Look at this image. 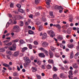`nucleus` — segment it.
Here are the masks:
<instances>
[{
  "mask_svg": "<svg viewBox=\"0 0 79 79\" xmlns=\"http://www.w3.org/2000/svg\"><path fill=\"white\" fill-rule=\"evenodd\" d=\"M48 62V63H51V64H53L54 63V61H53V60L49 59Z\"/></svg>",
  "mask_w": 79,
  "mask_h": 79,
  "instance_id": "nucleus-14",
  "label": "nucleus"
},
{
  "mask_svg": "<svg viewBox=\"0 0 79 79\" xmlns=\"http://www.w3.org/2000/svg\"><path fill=\"white\" fill-rule=\"evenodd\" d=\"M58 39L59 40H61L63 39V38L61 36H59L58 37Z\"/></svg>",
  "mask_w": 79,
  "mask_h": 79,
  "instance_id": "nucleus-38",
  "label": "nucleus"
},
{
  "mask_svg": "<svg viewBox=\"0 0 79 79\" xmlns=\"http://www.w3.org/2000/svg\"><path fill=\"white\" fill-rule=\"evenodd\" d=\"M62 27L63 29H65V28H66V25H64L62 26Z\"/></svg>",
  "mask_w": 79,
  "mask_h": 79,
  "instance_id": "nucleus-63",
  "label": "nucleus"
},
{
  "mask_svg": "<svg viewBox=\"0 0 79 79\" xmlns=\"http://www.w3.org/2000/svg\"><path fill=\"white\" fill-rule=\"evenodd\" d=\"M11 45H12V43L11 42H10L9 43H8L7 44H6V45L7 46H10Z\"/></svg>",
  "mask_w": 79,
  "mask_h": 79,
  "instance_id": "nucleus-35",
  "label": "nucleus"
},
{
  "mask_svg": "<svg viewBox=\"0 0 79 79\" xmlns=\"http://www.w3.org/2000/svg\"><path fill=\"white\" fill-rule=\"evenodd\" d=\"M47 33H44L43 35L42 39L43 40L47 38Z\"/></svg>",
  "mask_w": 79,
  "mask_h": 79,
  "instance_id": "nucleus-9",
  "label": "nucleus"
},
{
  "mask_svg": "<svg viewBox=\"0 0 79 79\" xmlns=\"http://www.w3.org/2000/svg\"><path fill=\"white\" fill-rule=\"evenodd\" d=\"M74 57V54H73V52H72L71 53L70 55V59H72Z\"/></svg>",
  "mask_w": 79,
  "mask_h": 79,
  "instance_id": "nucleus-18",
  "label": "nucleus"
},
{
  "mask_svg": "<svg viewBox=\"0 0 79 79\" xmlns=\"http://www.w3.org/2000/svg\"><path fill=\"white\" fill-rule=\"evenodd\" d=\"M12 19H13V20L14 21V22H13V24H16V23H17V22H16V21L15 20H16V18L12 17Z\"/></svg>",
  "mask_w": 79,
  "mask_h": 79,
  "instance_id": "nucleus-15",
  "label": "nucleus"
},
{
  "mask_svg": "<svg viewBox=\"0 0 79 79\" xmlns=\"http://www.w3.org/2000/svg\"><path fill=\"white\" fill-rule=\"evenodd\" d=\"M48 44L47 43V42H44L42 44V46L43 47H47L48 46Z\"/></svg>",
  "mask_w": 79,
  "mask_h": 79,
  "instance_id": "nucleus-4",
  "label": "nucleus"
},
{
  "mask_svg": "<svg viewBox=\"0 0 79 79\" xmlns=\"http://www.w3.org/2000/svg\"><path fill=\"white\" fill-rule=\"evenodd\" d=\"M28 63H25L24 64V67H27V66H28Z\"/></svg>",
  "mask_w": 79,
  "mask_h": 79,
  "instance_id": "nucleus-40",
  "label": "nucleus"
},
{
  "mask_svg": "<svg viewBox=\"0 0 79 79\" xmlns=\"http://www.w3.org/2000/svg\"><path fill=\"white\" fill-rule=\"evenodd\" d=\"M6 53L7 54V55H12V53L11 51H6Z\"/></svg>",
  "mask_w": 79,
  "mask_h": 79,
  "instance_id": "nucleus-19",
  "label": "nucleus"
},
{
  "mask_svg": "<svg viewBox=\"0 0 79 79\" xmlns=\"http://www.w3.org/2000/svg\"><path fill=\"white\" fill-rule=\"evenodd\" d=\"M24 26V22L22 21H21L20 26Z\"/></svg>",
  "mask_w": 79,
  "mask_h": 79,
  "instance_id": "nucleus-36",
  "label": "nucleus"
},
{
  "mask_svg": "<svg viewBox=\"0 0 79 79\" xmlns=\"http://www.w3.org/2000/svg\"><path fill=\"white\" fill-rule=\"evenodd\" d=\"M78 72V70L77 69L75 70L74 71V73L76 74Z\"/></svg>",
  "mask_w": 79,
  "mask_h": 79,
  "instance_id": "nucleus-58",
  "label": "nucleus"
},
{
  "mask_svg": "<svg viewBox=\"0 0 79 79\" xmlns=\"http://www.w3.org/2000/svg\"><path fill=\"white\" fill-rule=\"evenodd\" d=\"M60 69H62V70H63V71H64V68L62 67V66H61L60 67Z\"/></svg>",
  "mask_w": 79,
  "mask_h": 79,
  "instance_id": "nucleus-55",
  "label": "nucleus"
},
{
  "mask_svg": "<svg viewBox=\"0 0 79 79\" xmlns=\"http://www.w3.org/2000/svg\"><path fill=\"white\" fill-rule=\"evenodd\" d=\"M18 74L17 73L15 72L13 73V75L15 77H16V76H18Z\"/></svg>",
  "mask_w": 79,
  "mask_h": 79,
  "instance_id": "nucleus-31",
  "label": "nucleus"
},
{
  "mask_svg": "<svg viewBox=\"0 0 79 79\" xmlns=\"http://www.w3.org/2000/svg\"><path fill=\"white\" fill-rule=\"evenodd\" d=\"M69 74L70 76H73V70H70L69 72Z\"/></svg>",
  "mask_w": 79,
  "mask_h": 79,
  "instance_id": "nucleus-24",
  "label": "nucleus"
},
{
  "mask_svg": "<svg viewBox=\"0 0 79 79\" xmlns=\"http://www.w3.org/2000/svg\"><path fill=\"white\" fill-rule=\"evenodd\" d=\"M28 33L29 34H33L34 33L31 30H29L28 31Z\"/></svg>",
  "mask_w": 79,
  "mask_h": 79,
  "instance_id": "nucleus-32",
  "label": "nucleus"
},
{
  "mask_svg": "<svg viewBox=\"0 0 79 79\" xmlns=\"http://www.w3.org/2000/svg\"><path fill=\"white\" fill-rule=\"evenodd\" d=\"M3 66H5V67H10V65L9 64H7L6 63H4L3 64Z\"/></svg>",
  "mask_w": 79,
  "mask_h": 79,
  "instance_id": "nucleus-28",
  "label": "nucleus"
},
{
  "mask_svg": "<svg viewBox=\"0 0 79 79\" xmlns=\"http://www.w3.org/2000/svg\"><path fill=\"white\" fill-rule=\"evenodd\" d=\"M68 47L69 48H72L74 47V45L72 44H70L68 45Z\"/></svg>",
  "mask_w": 79,
  "mask_h": 79,
  "instance_id": "nucleus-25",
  "label": "nucleus"
},
{
  "mask_svg": "<svg viewBox=\"0 0 79 79\" xmlns=\"http://www.w3.org/2000/svg\"><path fill=\"white\" fill-rule=\"evenodd\" d=\"M36 77L37 79H41V76L38 75H36Z\"/></svg>",
  "mask_w": 79,
  "mask_h": 79,
  "instance_id": "nucleus-34",
  "label": "nucleus"
},
{
  "mask_svg": "<svg viewBox=\"0 0 79 79\" xmlns=\"http://www.w3.org/2000/svg\"><path fill=\"white\" fill-rule=\"evenodd\" d=\"M29 48L30 49H32V45L31 44L29 45Z\"/></svg>",
  "mask_w": 79,
  "mask_h": 79,
  "instance_id": "nucleus-64",
  "label": "nucleus"
},
{
  "mask_svg": "<svg viewBox=\"0 0 79 79\" xmlns=\"http://www.w3.org/2000/svg\"><path fill=\"white\" fill-rule=\"evenodd\" d=\"M11 23H13V21L11 19H10V20H9V22L7 23L6 26V28H7V27L9 26V25H10V24H11Z\"/></svg>",
  "mask_w": 79,
  "mask_h": 79,
  "instance_id": "nucleus-3",
  "label": "nucleus"
},
{
  "mask_svg": "<svg viewBox=\"0 0 79 79\" xmlns=\"http://www.w3.org/2000/svg\"><path fill=\"white\" fill-rule=\"evenodd\" d=\"M52 70L54 71H58V69H57V68H56V67H55L54 66L53 67Z\"/></svg>",
  "mask_w": 79,
  "mask_h": 79,
  "instance_id": "nucleus-23",
  "label": "nucleus"
},
{
  "mask_svg": "<svg viewBox=\"0 0 79 79\" xmlns=\"http://www.w3.org/2000/svg\"><path fill=\"white\" fill-rule=\"evenodd\" d=\"M60 9H61L62 10H63V7L61 6H58V10H60Z\"/></svg>",
  "mask_w": 79,
  "mask_h": 79,
  "instance_id": "nucleus-41",
  "label": "nucleus"
},
{
  "mask_svg": "<svg viewBox=\"0 0 79 79\" xmlns=\"http://www.w3.org/2000/svg\"><path fill=\"white\" fill-rule=\"evenodd\" d=\"M31 70L33 73L36 72L37 70V68L34 67H32L31 68Z\"/></svg>",
  "mask_w": 79,
  "mask_h": 79,
  "instance_id": "nucleus-11",
  "label": "nucleus"
},
{
  "mask_svg": "<svg viewBox=\"0 0 79 79\" xmlns=\"http://www.w3.org/2000/svg\"><path fill=\"white\" fill-rule=\"evenodd\" d=\"M36 16H39L40 15V14L39 12H37L35 14Z\"/></svg>",
  "mask_w": 79,
  "mask_h": 79,
  "instance_id": "nucleus-54",
  "label": "nucleus"
},
{
  "mask_svg": "<svg viewBox=\"0 0 79 79\" xmlns=\"http://www.w3.org/2000/svg\"><path fill=\"white\" fill-rule=\"evenodd\" d=\"M19 54V52L18 51L15 52L13 54L14 56H17Z\"/></svg>",
  "mask_w": 79,
  "mask_h": 79,
  "instance_id": "nucleus-6",
  "label": "nucleus"
},
{
  "mask_svg": "<svg viewBox=\"0 0 79 79\" xmlns=\"http://www.w3.org/2000/svg\"><path fill=\"white\" fill-rule=\"evenodd\" d=\"M41 61H39L38 62H37V64H41Z\"/></svg>",
  "mask_w": 79,
  "mask_h": 79,
  "instance_id": "nucleus-53",
  "label": "nucleus"
},
{
  "mask_svg": "<svg viewBox=\"0 0 79 79\" xmlns=\"http://www.w3.org/2000/svg\"><path fill=\"white\" fill-rule=\"evenodd\" d=\"M24 40H20V44H23V43H24Z\"/></svg>",
  "mask_w": 79,
  "mask_h": 79,
  "instance_id": "nucleus-45",
  "label": "nucleus"
},
{
  "mask_svg": "<svg viewBox=\"0 0 79 79\" xmlns=\"http://www.w3.org/2000/svg\"><path fill=\"white\" fill-rule=\"evenodd\" d=\"M73 68H75L76 69H77L79 68V66L77 64H74L73 65Z\"/></svg>",
  "mask_w": 79,
  "mask_h": 79,
  "instance_id": "nucleus-10",
  "label": "nucleus"
},
{
  "mask_svg": "<svg viewBox=\"0 0 79 79\" xmlns=\"http://www.w3.org/2000/svg\"><path fill=\"white\" fill-rule=\"evenodd\" d=\"M79 55V52H77L75 55V56H77Z\"/></svg>",
  "mask_w": 79,
  "mask_h": 79,
  "instance_id": "nucleus-56",
  "label": "nucleus"
},
{
  "mask_svg": "<svg viewBox=\"0 0 79 79\" xmlns=\"http://www.w3.org/2000/svg\"><path fill=\"white\" fill-rule=\"evenodd\" d=\"M39 50H41V51H43V52L45 50V49H44V48H40Z\"/></svg>",
  "mask_w": 79,
  "mask_h": 79,
  "instance_id": "nucleus-44",
  "label": "nucleus"
},
{
  "mask_svg": "<svg viewBox=\"0 0 79 79\" xmlns=\"http://www.w3.org/2000/svg\"><path fill=\"white\" fill-rule=\"evenodd\" d=\"M23 59L24 60L25 62L26 63H30L31 62V61L30 59H29V57H24Z\"/></svg>",
  "mask_w": 79,
  "mask_h": 79,
  "instance_id": "nucleus-2",
  "label": "nucleus"
},
{
  "mask_svg": "<svg viewBox=\"0 0 79 79\" xmlns=\"http://www.w3.org/2000/svg\"><path fill=\"white\" fill-rule=\"evenodd\" d=\"M40 0H35V4H38V3H39L40 2Z\"/></svg>",
  "mask_w": 79,
  "mask_h": 79,
  "instance_id": "nucleus-33",
  "label": "nucleus"
},
{
  "mask_svg": "<svg viewBox=\"0 0 79 79\" xmlns=\"http://www.w3.org/2000/svg\"><path fill=\"white\" fill-rule=\"evenodd\" d=\"M13 29L15 30H16V29H19V26L18 25L15 26L13 28Z\"/></svg>",
  "mask_w": 79,
  "mask_h": 79,
  "instance_id": "nucleus-16",
  "label": "nucleus"
},
{
  "mask_svg": "<svg viewBox=\"0 0 79 79\" xmlns=\"http://www.w3.org/2000/svg\"><path fill=\"white\" fill-rule=\"evenodd\" d=\"M16 6H17V7L18 8H20V4H18L16 5Z\"/></svg>",
  "mask_w": 79,
  "mask_h": 79,
  "instance_id": "nucleus-62",
  "label": "nucleus"
},
{
  "mask_svg": "<svg viewBox=\"0 0 79 79\" xmlns=\"http://www.w3.org/2000/svg\"><path fill=\"white\" fill-rule=\"evenodd\" d=\"M9 48L10 50H13V48L12 47H9Z\"/></svg>",
  "mask_w": 79,
  "mask_h": 79,
  "instance_id": "nucleus-47",
  "label": "nucleus"
},
{
  "mask_svg": "<svg viewBox=\"0 0 79 79\" xmlns=\"http://www.w3.org/2000/svg\"><path fill=\"white\" fill-rule=\"evenodd\" d=\"M43 52L45 54V55L47 56H48V51L46 50H44V51Z\"/></svg>",
  "mask_w": 79,
  "mask_h": 79,
  "instance_id": "nucleus-29",
  "label": "nucleus"
},
{
  "mask_svg": "<svg viewBox=\"0 0 79 79\" xmlns=\"http://www.w3.org/2000/svg\"><path fill=\"white\" fill-rule=\"evenodd\" d=\"M19 41V40L18 39H16L15 40H13L12 41V42H18V41Z\"/></svg>",
  "mask_w": 79,
  "mask_h": 79,
  "instance_id": "nucleus-42",
  "label": "nucleus"
},
{
  "mask_svg": "<svg viewBox=\"0 0 79 79\" xmlns=\"http://www.w3.org/2000/svg\"><path fill=\"white\" fill-rule=\"evenodd\" d=\"M56 27L59 29H60L61 28L60 25L58 24H56Z\"/></svg>",
  "mask_w": 79,
  "mask_h": 79,
  "instance_id": "nucleus-30",
  "label": "nucleus"
},
{
  "mask_svg": "<svg viewBox=\"0 0 79 79\" xmlns=\"http://www.w3.org/2000/svg\"><path fill=\"white\" fill-rule=\"evenodd\" d=\"M42 20L43 21H44V22H46V21H47L46 20V18H42Z\"/></svg>",
  "mask_w": 79,
  "mask_h": 79,
  "instance_id": "nucleus-46",
  "label": "nucleus"
},
{
  "mask_svg": "<svg viewBox=\"0 0 79 79\" xmlns=\"http://www.w3.org/2000/svg\"><path fill=\"white\" fill-rule=\"evenodd\" d=\"M12 47L13 48V51L16 50V44L14 43L12 45Z\"/></svg>",
  "mask_w": 79,
  "mask_h": 79,
  "instance_id": "nucleus-13",
  "label": "nucleus"
},
{
  "mask_svg": "<svg viewBox=\"0 0 79 79\" xmlns=\"http://www.w3.org/2000/svg\"><path fill=\"white\" fill-rule=\"evenodd\" d=\"M10 7L11 8H13V7L14 6V4H13V3H11L10 5Z\"/></svg>",
  "mask_w": 79,
  "mask_h": 79,
  "instance_id": "nucleus-49",
  "label": "nucleus"
},
{
  "mask_svg": "<svg viewBox=\"0 0 79 79\" xmlns=\"http://www.w3.org/2000/svg\"><path fill=\"white\" fill-rule=\"evenodd\" d=\"M58 6H55L54 8L56 10H58Z\"/></svg>",
  "mask_w": 79,
  "mask_h": 79,
  "instance_id": "nucleus-57",
  "label": "nucleus"
},
{
  "mask_svg": "<svg viewBox=\"0 0 79 79\" xmlns=\"http://www.w3.org/2000/svg\"><path fill=\"white\" fill-rule=\"evenodd\" d=\"M34 43L35 44V45H38V43L36 41H34Z\"/></svg>",
  "mask_w": 79,
  "mask_h": 79,
  "instance_id": "nucleus-59",
  "label": "nucleus"
},
{
  "mask_svg": "<svg viewBox=\"0 0 79 79\" xmlns=\"http://www.w3.org/2000/svg\"><path fill=\"white\" fill-rule=\"evenodd\" d=\"M51 49L52 51H53V52H55V50L56 49V48H54V47L51 46Z\"/></svg>",
  "mask_w": 79,
  "mask_h": 79,
  "instance_id": "nucleus-21",
  "label": "nucleus"
},
{
  "mask_svg": "<svg viewBox=\"0 0 79 79\" xmlns=\"http://www.w3.org/2000/svg\"><path fill=\"white\" fill-rule=\"evenodd\" d=\"M42 69H45V66H44V65H42Z\"/></svg>",
  "mask_w": 79,
  "mask_h": 79,
  "instance_id": "nucleus-60",
  "label": "nucleus"
},
{
  "mask_svg": "<svg viewBox=\"0 0 79 79\" xmlns=\"http://www.w3.org/2000/svg\"><path fill=\"white\" fill-rule=\"evenodd\" d=\"M5 52V49L3 48H1L0 49V52Z\"/></svg>",
  "mask_w": 79,
  "mask_h": 79,
  "instance_id": "nucleus-37",
  "label": "nucleus"
},
{
  "mask_svg": "<svg viewBox=\"0 0 79 79\" xmlns=\"http://www.w3.org/2000/svg\"><path fill=\"white\" fill-rule=\"evenodd\" d=\"M49 55L50 56V58H52L53 57V54L52 52L49 51Z\"/></svg>",
  "mask_w": 79,
  "mask_h": 79,
  "instance_id": "nucleus-8",
  "label": "nucleus"
},
{
  "mask_svg": "<svg viewBox=\"0 0 79 79\" xmlns=\"http://www.w3.org/2000/svg\"><path fill=\"white\" fill-rule=\"evenodd\" d=\"M29 42H30L31 43V42H32V41H33V40L31 38V39H29Z\"/></svg>",
  "mask_w": 79,
  "mask_h": 79,
  "instance_id": "nucleus-48",
  "label": "nucleus"
},
{
  "mask_svg": "<svg viewBox=\"0 0 79 79\" xmlns=\"http://www.w3.org/2000/svg\"><path fill=\"white\" fill-rule=\"evenodd\" d=\"M60 77L61 78H63L64 79L66 78V76L63 73H61L60 74Z\"/></svg>",
  "mask_w": 79,
  "mask_h": 79,
  "instance_id": "nucleus-7",
  "label": "nucleus"
},
{
  "mask_svg": "<svg viewBox=\"0 0 79 79\" xmlns=\"http://www.w3.org/2000/svg\"><path fill=\"white\" fill-rule=\"evenodd\" d=\"M55 56L57 58H59V57H60V56H59V55L57 54H55Z\"/></svg>",
  "mask_w": 79,
  "mask_h": 79,
  "instance_id": "nucleus-50",
  "label": "nucleus"
},
{
  "mask_svg": "<svg viewBox=\"0 0 79 79\" xmlns=\"http://www.w3.org/2000/svg\"><path fill=\"white\" fill-rule=\"evenodd\" d=\"M42 26H40L39 27L38 31H42Z\"/></svg>",
  "mask_w": 79,
  "mask_h": 79,
  "instance_id": "nucleus-26",
  "label": "nucleus"
},
{
  "mask_svg": "<svg viewBox=\"0 0 79 79\" xmlns=\"http://www.w3.org/2000/svg\"><path fill=\"white\" fill-rule=\"evenodd\" d=\"M37 9L38 10H41V9H42V7L40 6L37 7Z\"/></svg>",
  "mask_w": 79,
  "mask_h": 79,
  "instance_id": "nucleus-52",
  "label": "nucleus"
},
{
  "mask_svg": "<svg viewBox=\"0 0 79 79\" xmlns=\"http://www.w3.org/2000/svg\"><path fill=\"white\" fill-rule=\"evenodd\" d=\"M46 68L48 69H51L52 67V66L50 64H48L47 66H46Z\"/></svg>",
  "mask_w": 79,
  "mask_h": 79,
  "instance_id": "nucleus-20",
  "label": "nucleus"
},
{
  "mask_svg": "<svg viewBox=\"0 0 79 79\" xmlns=\"http://www.w3.org/2000/svg\"><path fill=\"white\" fill-rule=\"evenodd\" d=\"M50 16H52V18H55V17L53 15V12L52 11L50 12Z\"/></svg>",
  "mask_w": 79,
  "mask_h": 79,
  "instance_id": "nucleus-27",
  "label": "nucleus"
},
{
  "mask_svg": "<svg viewBox=\"0 0 79 79\" xmlns=\"http://www.w3.org/2000/svg\"><path fill=\"white\" fill-rule=\"evenodd\" d=\"M27 50V48L26 47H25L22 49V52H24V51H25L26 50Z\"/></svg>",
  "mask_w": 79,
  "mask_h": 79,
  "instance_id": "nucleus-22",
  "label": "nucleus"
},
{
  "mask_svg": "<svg viewBox=\"0 0 79 79\" xmlns=\"http://www.w3.org/2000/svg\"><path fill=\"white\" fill-rule=\"evenodd\" d=\"M29 18H31V19H32L33 18V15H32L31 14L29 15Z\"/></svg>",
  "mask_w": 79,
  "mask_h": 79,
  "instance_id": "nucleus-51",
  "label": "nucleus"
},
{
  "mask_svg": "<svg viewBox=\"0 0 79 79\" xmlns=\"http://www.w3.org/2000/svg\"><path fill=\"white\" fill-rule=\"evenodd\" d=\"M38 56L41 58H45V56L44 55V54L43 53H40L38 54Z\"/></svg>",
  "mask_w": 79,
  "mask_h": 79,
  "instance_id": "nucleus-5",
  "label": "nucleus"
},
{
  "mask_svg": "<svg viewBox=\"0 0 79 79\" xmlns=\"http://www.w3.org/2000/svg\"><path fill=\"white\" fill-rule=\"evenodd\" d=\"M48 33L49 35H50V36L51 37H53L55 36V34H54V32L52 31H48Z\"/></svg>",
  "mask_w": 79,
  "mask_h": 79,
  "instance_id": "nucleus-1",
  "label": "nucleus"
},
{
  "mask_svg": "<svg viewBox=\"0 0 79 79\" xmlns=\"http://www.w3.org/2000/svg\"><path fill=\"white\" fill-rule=\"evenodd\" d=\"M73 16H71L70 17L69 19V21L70 22L72 23L73 22Z\"/></svg>",
  "mask_w": 79,
  "mask_h": 79,
  "instance_id": "nucleus-17",
  "label": "nucleus"
},
{
  "mask_svg": "<svg viewBox=\"0 0 79 79\" xmlns=\"http://www.w3.org/2000/svg\"><path fill=\"white\" fill-rule=\"evenodd\" d=\"M53 79H59L58 77H57V74H54L52 77ZM57 77V78H56Z\"/></svg>",
  "mask_w": 79,
  "mask_h": 79,
  "instance_id": "nucleus-12",
  "label": "nucleus"
},
{
  "mask_svg": "<svg viewBox=\"0 0 79 79\" xmlns=\"http://www.w3.org/2000/svg\"><path fill=\"white\" fill-rule=\"evenodd\" d=\"M20 12L21 13H24V10L22 9H20Z\"/></svg>",
  "mask_w": 79,
  "mask_h": 79,
  "instance_id": "nucleus-39",
  "label": "nucleus"
},
{
  "mask_svg": "<svg viewBox=\"0 0 79 79\" xmlns=\"http://www.w3.org/2000/svg\"><path fill=\"white\" fill-rule=\"evenodd\" d=\"M67 32L69 34L70 33H71V32L70 31V30H69V29H68V30L67 31Z\"/></svg>",
  "mask_w": 79,
  "mask_h": 79,
  "instance_id": "nucleus-43",
  "label": "nucleus"
},
{
  "mask_svg": "<svg viewBox=\"0 0 79 79\" xmlns=\"http://www.w3.org/2000/svg\"><path fill=\"white\" fill-rule=\"evenodd\" d=\"M12 12L13 13H15V14H18V13H19L18 12H16V11H12Z\"/></svg>",
  "mask_w": 79,
  "mask_h": 79,
  "instance_id": "nucleus-61",
  "label": "nucleus"
}]
</instances>
